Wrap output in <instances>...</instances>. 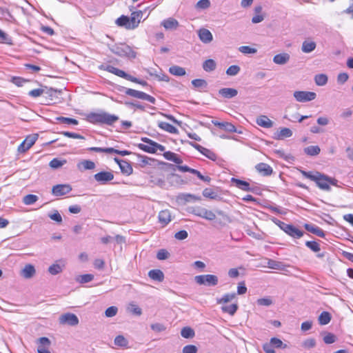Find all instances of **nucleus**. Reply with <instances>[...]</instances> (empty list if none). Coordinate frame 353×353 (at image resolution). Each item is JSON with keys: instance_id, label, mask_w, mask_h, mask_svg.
Segmentation results:
<instances>
[{"instance_id": "42", "label": "nucleus", "mask_w": 353, "mask_h": 353, "mask_svg": "<svg viewBox=\"0 0 353 353\" xmlns=\"http://www.w3.org/2000/svg\"><path fill=\"white\" fill-rule=\"evenodd\" d=\"M236 297L235 293L225 294L221 299H217L218 304L226 303L232 301Z\"/></svg>"}, {"instance_id": "48", "label": "nucleus", "mask_w": 353, "mask_h": 353, "mask_svg": "<svg viewBox=\"0 0 353 353\" xmlns=\"http://www.w3.org/2000/svg\"><path fill=\"white\" fill-rule=\"evenodd\" d=\"M94 279V275L91 274H85L80 275L77 278V281L80 283H86L90 282Z\"/></svg>"}, {"instance_id": "64", "label": "nucleus", "mask_w": 353, "mask_h": 353, "mask_svg": "<svg viewBox=\"0 0 353 353\" xmlns=\"http://www.w3.org/2000/svg\"><path fill=\"white\" fill-rule=\"evenodd\" d=\"M197 347L196 346L194 345H188L183 347V353H196L197 352Z\"/></svg>"}, {"instance_id": "41", "label": "nucleus", "mask_w": 353, "mask_h": 353, "mask_svg": "<svg viewBox=\"0 0 353 353\" xmlns=\"http://www.w3.org/2000/svg\"><path fill=\"white\" fill-rule=\"evenodd\" d=\"M327 77L324 74H316L314 77L315 83L319 86L325 85L327 83Z\"/></svg>"}, {"instance_id": "13", "label": "nucleus", "mask_w": 353, "mask_h": 353, "mask_svg": "<svg viewBox=\"0 0 353 353\" xmlns=\"http://www.w3.org/2000/svg\"><path fill=\"white\" fill-rule=\"evenodd\" d=\"M37 139V134L26 137V139L19 145L18 151L19 152H25L34 144Z\"/></svg>"}, {"instance_id": "1", "label": "nucleus", "mask_w": 353, "mask_h": 353, "mask_svg": "<svg viewBox=\"0 0 353 353\" xmlns=\"http://www.w3.org/2000/svg\"><path fill=\"white\" fill-rule=\"evenodd\" d=\"M119 119L115 114H110L105 111L90 112L87 115V120L94 125H106L111 126Z\"/></svg>"}, {"instance_id": "52", "label": "nucleus", "mask_w": 353, "mask_h": 353, "mask_svg": "<svg viewBox=\"0 0 353 353\" xmlns=\"http://www.w3.org/2000/svg\"><path fill=\"white\" fill-rule=\"evenodd\" d=\"M38 200V196L34 194H27L23 197V203L26 205H32Z\"/></svg>"}, {"instance_id": "49", "label": "nucleus", "mask_w": 353, "mask_h": 353, "mask_svg": "<svg viewBox=\"0 0 353 353\" xmlns=\"http://www.w3.org/2000/svg\"><path fill=\"white\" fill-rule=\"evenodd\" d=\"M192 84L196 88H205L208 86V83L205 80L201 79H196L192 81Z\"/></svg>"}, {"instance_id": "62", "label": "nucleus", "mask_w": 353, "mask_h": 353, "mask_svg": "<svg viewBox=\"0 0 353 353\" xmlns=\"http://www.w3.org/2000/svg\"><path fill=\"white\" fill-rule=\"evenodd\" d=\"M118 311V308L116 306H110L108 307L105 311V314L107 317L114 316Z\"/></svg>"}, {"instance_id": "4", "label": "nucleus", "mask_w": 353, "mask_h": 353, "mask_svg": "<svg viewBox=\"0 0 353 353\" xmlns=\"http://www.w3.org/2000/svg\"><path fill=\"white\" fill-rule=\"evenodd\" d=\"M119 90L123 91L125 93V94H127L128 96H130V97H132L134 98H137V99H140L142 100H145L152 104H155V102H156L155 98L151 95H149L148 94H147L145 92H142V91H139V90H134L132 88H124V87H123L122 89H120Z\"/></svg>"}, {"instance_id": "59", "label": "nucleus", "mask_w": 353, "mask_h": 353, "mask_svg": "<svg viewBox=\"0 0 353 353\" xmlns=\"http://www.w3.org/2000/svg\"><path fill=\"white\" fill-rule=\"evenodd\" d=\"M239 50L243 54H254L256 52V49L248 46H242L239 47Z\"/></svg>"}, {"instance_id": "47", "label": "nucleus", "mask_w": 353, "mask_h": 353, "mask_svg": "<svg viewBox=\"0 0 353 353\" xmlns=\"http://www.w3.org/2000/svg\"><path fill=\"white\" fill-rule=\"evenodd\" d=\"M270 343L276 348H282L285 349L287 347V345L284 344L282 341L278 338L273 337L270 339Z\"/></svg>"}, {"instance_id": "63", "label": "nucleus", "mask_w": 353, "mask_h": 353, "mask_svg": "<svg viewBox=\"0 0 353 353\" xmlns=\"http://www.w3.org/2000/svg\"><path fill=\"white\" fill-rule=\"evenodd\" d=\"M323 341L326 344H332L336 341V336L332 333H327L323 337Z\"/></svg>"}, {"instance_id": "57", "label": "nucleus", "mask_w": 353, "mask_h": 353, "mask_svg": "<svg viewBox=\"0 0 353 353\" xmlns=\"http://www.w3.org/2000/svg\"><path fill=\"white\" fill-rule=\"evenodd\" d=\"M62 270V267L60 265L55 263L49 267L48 272L52 275H56L61 272Z\"/></svg>"}, {"instance_id": "37", "label": "nucleus", "mask_w": 353, "mask_h": 353, "mask_svg": "<svg viewBox=\"0 0 353 353\" xmlns=\"http://www.w3.org/2000/svg\"><path fill=\"white\" fill-rule=\"evenodd\" d=\"M238 304L237 303H232L229 305H223L221 307V310L223 312L228 313L231 316H233L236 312L238 310Z\"/></svg>"}, {"instance_id": "15", "label": "nucleus", "mask_w": 353, "mask_h": 353, "mask_svg": "<svg viewBox=\"0 0 353 353\" xmlns=\"http://www.w3.org/2000/svg\"><path fill=\"white\" fill-rule=\"evenodd\" d=\"M231 183L237 188L243 190V191H252V189L250 187V185L248 182L239 179L234 177L231 179Z\"/></svg>"}, {"instance_id": "56", "label": "nucleus", "mask_w": 353, "mask_h": 353, "mask_svg": "<svg viewBox=\"0 0 353 353\" xmlns=\"http://www.w3.org/2000/svg\"><path fill=\"white\" fill-rule=\"evenodd\" d=\"M240 67L236 65H232L226 70V74L228 76H235L240 72Z\"/></svg>"}, {"instance_id": "17", "label": "nucleus", "mask_w": 353, "mask_h": 353, "mask_svg": "<svg viewBox=\"0 0 353 353\" xmlns=\"http://www.w3.org/2000/svg\"><path fill=\"white\" fill-rule=\"evenodd\" d=\"M292 131L288 128H281L273 135V139L276 140H283L292 136Z\"/></svg>"}, {"instance_id": "18", "label": "nucleus", "mask_w": 353, "mask_h": 353, "mask_svg": "<svg viewBox=\"0 0 353 353\" xmlns=\"http://www.w3.org/2000/svg\"><path fill=\"white\" fill-rule=\"evenodd\" d=\"M143 14L141 11L133 12L131 14V17H129L130 23V28H131V30L136 28L139 26V23H140L141 18L143 17Z\"/></svg>"}, {"instance_id": "58", "label": "nucleus", "mask_w": 353, "mask_h": 353, "mask_svg": "<svg viewBox=\"0 0 353 353\" xmlns=\"http://www.w3.org/2000/svg\"><path fill=\"white\" fill-rule=\"evenodd\" d=\"M191 174H193L196 175L199 179H201V181H203L204 182L210 183V181H211V178L210 176H203L197 170L192 169Z\"/></svg>"}, {"instance_id": "3", "label": "nucleus", "mask_w": 353, "mask_h": 353, "mask_svg": "<svg viewBox=\"0 0 353 353\" xmlns=\"http://www.w3.org/2000/svg\"><path fill=\"white\" fill-rule=\"evenodd\" d=\"M110 51L116 55L128 59H134L136 52L132 48L125 43L115 44L110 47Z\"/></svg>"}, {"instance_id": "11", "label": "nucleus", "mask_w": 353, "mask_h": 353, "mask_svg": "<svg viewBox=\"0 0 353 353\" xmlns=\"http://www.w3.org/2000/svg\"><path fill=\"white\" fill-rule=\"evenodd\" d=\"M100 69L105 70L108 72L114 74L119 77L123 78L125 79L130 78V74L126 73L123 70H121L119 68H117L111 65H102L100 66Z\"/></svg>"}, {"instance_id": "16", "label": "nucleus", "mask_w": 353, "mask_h": 353, "mask_svg": "<svg viewBox=\"0 0 353 353\" xmlns=\"http://www.w3.org/2000/svg\"><path fill=\"white\" fill-rule=\"evenodd\" d=\"M199 39L204 43H209L213 40V36L211 32L206 28H201L198 31Z\"/></svg>"}, {"instance_id": "32", "label": "nucleus", "mask_w": 353, "mask_h": 353, "mask_svg": "<svg viewBox=\"0 0 353 353\" xmlns=\"http://www.w3.org/2000/svg\"><path fill=\"white\" fill-rule=\"evenodd\" d=\"M35 273V268L32 265H26L22 270V275L26 279H30L33 276Z\"/></svg>"}, {"instance_id": "5", "label": "nucleus", "mask_w": 353, "mask_h": 353, "mask_svg": "<svg viewBox=\"0 0 353 353\" xmlns=\"http://www.w3.org/2000/svg\"><path fill=\"white\" fill-rule=\"evenodd\" d=\"M194 279L198 284L209 287L215 286L219 282L218 277L213 274L198 275L195 276Z\"/></svg>"}, {"instance_id": "25", "label": "nucleus", "mask_w": 353, "mask_h": 353, "mask_svg": "<svg viewBox=\"0 0 353 353\" xmlns=\"http://www.w3.org/2000/svg\"><path fill=\"white\" fill-rule=\"evenodd\" d=\"M163 155L165 159L172 161L176 164H181L183 163L182 159L173 152L167 151L165 152Z\"/></svg>"}, {"instance_id": "43", "label": "nucleus", "mask_w": 353, "mask_h": 353, "mask_svg": "<svg viewBox=\"0 0 353 353\" xmlns=\"http://www.w3.org/2000/svg\"><path fill=\"white\" fill-rule=\"evenodd\" d=\"M56 120L68 125H77L79 124L78 120L73 119V118H68V117H58L56 118Z\"/></svg>"}, {"instance_id": "39", "label": "nucleus", "mask_w": 353, "mask_h": 353, "mask_svg": "<svg viewBox=\"0 0 353 353\" xmlns=\"http://www.w3.org/2000/svg\"><path fill=\"white\" fill-rule=\"evenodd\" d=\"M67 163V161L65 159H60L59 158H54L49 163V166L52 169H58L62 167Z\"/></svg>"}, {"instance_id": "30", "label": "nucleus", "mask_w": 353, "mask_h": 353, "mask_svg": "<svg viewBox=\"0 0 353 353\" xmlns=\"http://www.w3.org/2000/svg\"><path fill=\"white\" fill-rule=\"evenodd\" d=\"M116 24L118 26L125 27L126 29L131 30V28H130V18L127 16L121 15L116 20Z\"/></svg>"}, {"instance_id": "28", "label": "nucleus", "mask_w": 353, "mask_h": 353, "mask_svg": "<svg viewBox=\"0 0 353 353\" xmlns=\"http://www.w3.org/2000/svg\"><path fill=\"white\" fill-rule=\"evenodd\" d=\"M158 126L163 130L170 132L171 134L178 133V130L174 125L165 121H161L159 123Z\"/></svg>"}, {"instance_id": "36", "label": "nucleus", "mask_w": 353, "mask_h": 353, "mask_svg": "<svg viewBox=\"0 0 353 353\" xmlns=\"http://www.w3.org/2000/svg\"><path fill=\"white\" fill-rule=\"evenodd\" d=\"M169 72L177 77H181L185 74V70L179 65H172L169 68Z\"/></svg>"}, {"instance_id": "24", "label": "nucleus", "mask_w": 353, "mask_h": 353, "mask_svg": "<svg viewBox=\"0 0 353 353\" xmlns=\"http://www.w3.org/2000/svg\"><path fill=\"white\" fill-rule=\"evenodd\" d=\"M304 227L306 230H307L308 232H310L314 234H316V236H318L319 237L323 238L325 236V232L318 226H316L312 224L307 223V224H305Z\"/></svg>"}, {"instance_id": "45", "label": "nucleus", "mask_w": 353, "mask_h": 353, "mask_svg": "<svg viewBox=\"0 0 353 353\" xmlns=\"http://www.w3.org/2000/svg\"><path fill=\"white\" fill-rule=\"evenodd\" d=\"M267 265L269 268L273 270H281L283 267V265L281 262L272 259H268Z\"/></svg>"}, {"instance_id": "14", "label": "nucleus", "mask_w": 353, "mask_h": 353, "mask_svg": "<svg viewBox=\"0 0 353 353\" xmlns=\"http://www.w3.org/2000/svg\"><path fill=\"white\" fill-rule=\"evenodd\" d=\"M114 161L119 165L121 172L129 176L131 174H132L133 169L132 165L129 162L125 160H121L117 157L114 159Z\"/></svg>"}, {"instance_id": "46", "label": "nucleus", "mask_w": 353, "mask_h": 353, "mask_svg": "<svg viewBox=\"0 0 353 353\" xmlns=\"http://www.w3.org/2000/svg\"><path fill=\"white\" fill-rule=\"evenodd\" d=\"M138 148L140 150H141L145 152H148V153H150V154L156 153V148L150 144L139 143L138 145Z\"/></svg>"}, {"instance_id": "19", "label": "nucleus", "mask_w": 353, "mask_h": 353, "mask_svg": "<svg viewBox=\"0 0 353 353\" xmlns=\"http://www.w3.org/2000/svg\"><path fill=\"white\" fill-rule=\"evenodd\" d=\"M212 123L215 125L219 127L220 129L224 130L228 132H236V127L231 123L229 122H220L218 121H212Z\"/></svg>"}, {"instance_id": "40", "label": "nucleus", "mask_w": 353, "mask_h": 353, "mask_svg": "<svg viewBox=\"0 0 353 353\" xmlns=\"http://www.w3.org/2000/svg\"><path fill=\"white\" fill-rule=\"evenodd\" d=\"M114 343L115 345L121 347H127L128 346V341L123 335L116 336Z\"/></svg>"}, {"instance_id": "6", "label": "nucleus", "mask_w": 353, "mask_h": 353, "mask_svg": "<svg viewBox=\"0 0 353 353\" xmlns=\"http://www.w3.org/2000/svg\"><path fill=\"white\" fill-rule=\"evenodd\" d=\"M293 96L296 101L305 103L314 100L316 97V94L310 91H295Z\"/></svg>"}, {"instance_id": "35", "label": "nucleus", "mask_w": 353, "mask_h": 353, "mask_svg": "<svg viewBox=\"0 0 353 353\" xmlns=\"http://www.w3.org/2000/svg\"><path fill=\"white\" fill-rule=\"evenodd\" d=\"M321 152V149L318 145H310L304 148V152L311 157L318 155Z\"/></svg>"}, {"instance_id": "26", "label": "nucleus", "mask_w": 353, "mask_h": 353, "mask_svg": "<svg viewBox=\"0 0 353 353\" xmlns=\"http://www.w3.org/2000/svg\"><path fill=\"white\" fill-rule=\"evenodd\" d=\"M290 55L288 53H280L273 57V61L278 65H284L290 60Z\"/></svg>"}, {"instance_id": "27", "label": "nucleus", "mask_w": 353, "mask_h": 353, "mask_svg": "<svg viewBox=\"0 0 353 353\" xmlns=\"http://www.w3.org/2000/svg\"><path fill=\"white\" fill-rule=\"evenodd\" d=\"M316 44L314 41L305 40L302 43L301 50L304 53H310L315 50Z\"/></svg>"}, {"instance_id": "20", "label": "nucleus", "mask_w": 353, "mask_h": 353, "mask_svg": "<svg viewBox=\"0 0 353 353\" xmlns=\"http://www.w3.org/2000/svg\"><path fill=\"white\" fill-rule=\"evenodd\" d=\"M219 94L225 99H232L238 94L237 90L232 88H223L219 90Z\"/></svg>"}, {"instance_id": "34", "label": "nucleus", "mask_w": 353, "mask_h": 353, "mask_svg": "<svg viewBox=\"0 0 353 353\" xmlns=\"http://www.w3.org/2000/svg\"><path fill=\"white\" fill-rule=\"evenodd\" d=\"M79 170H92L95 168V163L90 160H83L77 165Z\"/></svg>"}, {"instance_id": "21", "label": "nucleus", "mask_w": 353, "mask_h": 353, "mask_svg": "<svg viewBox=\"0 0 353 353\" xmlns=\"http://www.w3.org/2000/svg\"><path fill=\"white\" fill-rule=\"evenodd\" d=\"M256 123L258 125L264 128H270L273 126V121H272L267 116L261 115L256 119Z\"/></svg>"}, {"instance_id": "7", "label": "nucleus", "mask_w": 353, "mask_h": 353, "mask_svg": "<svg viewBox=\"0 0 353 353\" xmlns=\"http://www.w3.org/2000/svg\"><path fill=\"white\" fill-rule=\"evenodd\" d=\"M59 321V323L62 325L75 326L79 323V319L74 314L68 312L61 315Z\"/></svg>"}, {"instance_id": "51", "label": "nucleus", "mask_w": 353, "mask_h": 353, "mask_svg": "<svg viewBox=\"0 0 353 353\" xmlns=\"http://www.w3.org/2000/svg\"><path fill=\"white\" fill-rule=\"evenodd\" d=\"M60 92L61 91H58L56 89L46 88L43 94H45L47 97H49L50 99L52 101L54 98L57 97V94Z\"/></svg>"}, {"instance_id": "50", "label": "nucleus", "mask_w": 353, "mask_h": 353, "mask_svg": "<svg viewBox=\"0 0 353 353\" xmlns=\"http://www.w3.org/2000/svg\"><path fill=\"white\" fill-rule=\"evenodd\" d=\"M305 246L310 249L312 251L314 252H318L320 251V245L316 241H307L305 242Z\"/></svg>"}, {"instance_id": "9", "label": "nucleus", "mask_w": 353, "mask_h": 353, "mask_svg": "<svg viewBox=\"0 0 353 353\" xmlns=\"http://www.w3.org/2000/svg\"><path fill=\"white\" fill-rule=\"evenodd\" d=\"M72 190L69 184H58L52 187V193L54 196H61L70 193Z\"/></svg>"}, {"instance_id": "54", "label": "nucleus", "mask_w": 353, "mask_h": 353, "mask_svg": "<svg viewBox=\"0 0 353 353\" xmlns=\"http://www.w3.org/2000/svg\"><path fill=\"white\" fill-rule=\"evenodd\" d=\"M316 342L314 339H307L302 343V346L305 349H311L316 346Z\"/></svg>"}, {"instance_id": "29", "label": "nucleus", "mask_w": 353, "mask_h": 353, "mask_svg": "<svg viewBox=\"0 0 353 353\" xmlns=\"http://www.w3.org/2000/svg\"><path fill=\"white\" fill-rule=\"evenodd\" d=\"M148 276L154 281H162L164 279V274L160 270H151L148 272Z\"/></svg>"}, {"instance_id": "60", "label": "nucleus", "mask_w": 353, "mask_h": 353, "mask_svg": "<svg viewBox=\"0 0 353 353\" xmlns=\"http://www.w3.org/2000/svg\"><path fill=\"white\" fill-rule=\"evenodd\" d=\"M48 216L57 223L62 222V217L58 210H54L52 213L48 214Z\"/></svg>"}, {"instance_id": "44", "label": "nucleus", "mask_w": 353, "mask_h": 353, "mask_svg": "<svg viewBox=\"0 0 353 353\" xmlns=\"http://www.w3.org/2000/svg\"><path fill=\"white\" fill-rule=\"evenodd\" d=\"M181 335L185 339H192L194 336V331L190 327H185L182 328Z\"/></svg>"}, {"instance_id": "61", "label": "nucleus", "mask_w": 353, "mask_h": 353, "mask_svg": "<svg viewBox=\"0 0 353 353\" xmlns=\"http://www.w3.org/2000/svg\"><path fill=\"white\" fill-rule=\"evenodd\" d=\"M150 327L155 332H161L166 329V327L163 323H159L151 324Z\"/></svg>"}, {"instance_id": "22", "label": "nucleus", "mask_w": 353, "mask_h": 353, "mask_svg": "<svg viewBox=\"0 0 353 353\" xmlns=\"http://www.w3.org/2000/svg\"><path fill=\"white\" fill-rule=\"evenodd\" d=\"M256 169L263 176H270L273 172L272 167L265 163H258L256 165Z\"/></svg>"}, {"instance_id": "31", "label": "nucleus", "mask_w": 353, "mask_h": 353, "mask_svg": "<svg viewBox=\"0 0 353 353\" xmlns=\"http://www.w3.org/2000/svg\"><path fill=\"white\" fill-rule=\"evenodd\" d=\"M216 68V63L214 60L209 59L203 63V69L208 72L214 71Z\"/></svg>"}, {"instance_id": "2", "label": "nucleus", "mask_w": 353, "mask_h": 353, "mask_svg": "<svg viewBox=\"0 0 353 353\" xmlns=\"http://www.w3.org/2000/svg\"><path fill=\"white\" fill-rule=\"evenodd\" d=\"M300 172L302 174V175L307 178L310 179L311 181H313L316 183V185L323 190L325 191H330L331 188L329 185L328 182V176L322 174L319 172H307L303 170H300Z\"/></svg>"}, {"instance_id": "23", "label": "nucleus", "mask_w": 353, "mask_h": 353, "mask_svg": "<svg viewBox=\"0 0 353 353\" xmlns=\"http://www.w3.org/2000/svg\"><path fill=\"white\" fill-rule=\"evenodd\" d=\"M161 24L166 30H176L179 26L178 21L172 17L163 20Z\"/></svg>"}, {"instance_id": "12", "label": "nucleus", "mask_w": 353, "mask_h": 353, "mask_svg": "<svg viewBox=\"0 0 353 353\" xmlns=\"http://www.w3.org/2000/svg\"><path fill=\"white\" fill-rule=\"evenodd\" d=\"M94 179L100 184H106L114 179L111 172L101 171L94 175Z\"/></svg>"}, {"instance_id": "10", "label": "nucleus", "mask_w": 353, "mask_h": 353, "mask_svg": "<svg viewBox=\"0 0 353 353\" xmlns=\"http://www.w3.org/2000/svg\"><path fill=\"white\" fill-rule=\"evenodd\" d=\"M283 231L287 234L294 239H300L303 236V232L296 228L292 224L283 225Z\"/></svg>"}, {"instance_id": "38", "label": "nucleus", "mask_w": 353, "mask_h": 353, "mask_svg": "<svg viewBox=\"0 0 353 353\" xmlns=\"http://www.w3.org/2000/svg\"><path fill=\"white\" fill-rule=\"evenodd\" d=\"M331 321V315L328 312H323L319 316V323L321 325L328 324Z\"/></svg>"}, {"instance_id": "55", "label": "nucleus", "mask_w": 353, "mask_h": 353, "mask_svg": "<svg viewBox=\"0 0 353 353\" xmlns=\"http://www.w3.org/2000/svg\"><path fill=\"white\" fill-rule=\"evenodd\" d=\"M201 153L210 160L215 161L216 159V154L208 148H203Z\"/></svg>"}, {"instance_id": "53", "label": "nucleus", "mask_w": 353, "mask_h": 353, "mask_svg": "<svg viewBox=\"0 0 353 353\" xmlns=\"http://www.w3.org/2000/svg\"><path fill=\"white\" fill-rule=\"evenodd\" d=\"M256 303L259 305L261 306H270L273 303V301L271 297L267 296L259 299L256 301Z\"/></svg>"}, {"instance_id": "33", "label": "nucleus", "mask_w": 353, "mask_h": 353, "mask_svg": "<svg viewBox=\"0 0 353 353\" xmlns=\"http://www.w3.org/2000/svg\"><path fill=\"white\" fill-rule=\"evenodd\" d=\"M159 221L160 223L167 225L171 221L170 214L168 210H162L159 214Z\"/></svg>"}, {"instance_id": "8", "label": "nucleus", "mask_w": 353, "mask_h": 353, "mask_svg": "<svg viewBox=\"0 0 353 353\" xmlns=\"http://www.w3.org/2000/svg\"><path fill=\"white\" fill-rule=\"evenodd\" d=\"M192 213L208 221H212L216 218V215L212 211L208 210L204 208L199 207L194 208Z\"/></svg>"}]
</instances>
